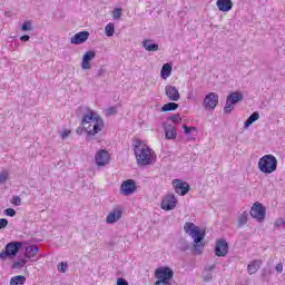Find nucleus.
<instances>
[{"label":"nucleus","mask_w":285,"mask_h":285,"mask_svg":"<svg viewBox=\"0 0 285 285\" xmlns=\"http://www.w3.org/2000/svg\"><path fill=\"white\" fill-rule=\"evenodd\" d=\"M81 126L76 129L77 135H81L86 131L87 141L94 139L95 135H99L104 130V119L95 111L88 109L82 115Z\"/></svg>","instance_id":"f257e3e1"},{"label":"nucleus","mask_w":285,"mask_h":285,"mask_svg":"<svg viewBox=\"0 0 285 285\" xmlns=\"http://www.w3.org/2000/svg\"><path fill=\"white\" fill-rule=\"evenodd\" d=\"M134 153L138 166H150L155 159V151L146 144L141 142V140H136Z\"/></svg>","instance_id":"f03ea898"},{"label":"nucleus","mask_w":285,"mask_h":285,"mask_svg":"<svg viewBox=\"0 0 285 285\" xmlns=\"http://www.w3.org/2000/svg\"><path fill=\"white\" fill-rule=\"evenodd\" d=\"M184 230L190 238L194 239V248L197 255H202L204 250V237H206V232H202L199 227L193 223H185Z\"/></svg>","instance_id":"7ed1b4c3"},{"label":"nucleus","mask_w":285,"mask_h":285,"mask_svg":"<svg viewBox=\"0 0 285 285\" xmlns=\"http://www.w3.org/2000/svg\"><path fill=\"white\" fill-rule=\"evenodd\" d=\"M258 170L265 175H271L277 170V158L274 155H265L258 160Z\"/></svg>","instance_id":"20e7f679"},{"label":"nucleus","mask_w":285,"mask_h":285,"mask_svg":"<svg viewBox=\"0 0 285 285\" xmlns=\"http://www.w3.org/2000/svg\"><path fill=\"white\" fill-rule=\"evenodd\" d=\"M22 246H23V243L21 242H11L7 244L4 247V250L0 253V259H2V262H6L8 257H11V258L17 257V253L21 250Z\"/></svg>","instance_id":"39448f33"},{"label":"nucleus","mask_w":285,"mask_h":285,"mask_svg":"<svg viewBox=\"0 0 285 285\" xmlns=\"http://www.w3.org/2000/svg\"><path fill=\"white\" fill-rule=\"evenodd\" d=\"M239 101H244V95L240 91H234L229 94L226 98V104L224 107L225 115H228L235 110V105L239 104Z\"/></svg>","instance_id":"423d86ee"},{"label":"nucleus","mask_w":285,"mask_h":285,"mask_svg":"<svg viewBox=\"0 0 285 285\" xmlns=\"http://www.w3.org/2000/svg\"><path fill=\"white\" fill-rule=\"evenodd\" d=\"M249 215L258 222H264L266 219V207L262 203L256 202L252 206Z\"/></svg>","instance_id":"0eeeda50"},{"label":"nucleus","mask_w":285,"mask_h":285,"mask_svg":"<svg viewBox=\"0 0 285 285\" xmlns=\"http://www.w3.org/2000/svg\"><path fill=\"white\" fill-rule=\"evenodd\" d=\"M155 277L158 281L173 282V277H175V272L170 267H158L155 271Z\"/></svg>","instance_id":"6e6552de"},{"label":"nucleus","mask_w":285,"mask_h":285,"mask_svg":"<svg viewBox=\"0 0 285 285\" xmlns=\"http://www.w3.org/2000/svg\"><path fill=\"white\" fill-rule=\"evenodd\" d=\"M217 104H219V95L215 92H209L203 101L205 110H215Z\"/></svg>","instance_id":"1a4fd4ad"},{"label":"nucleus","mask_w":285,"mask_h":285,"mask_svg":"<svg viewBox=\"0 0 285 285\" xmlns=\"http://www.w3.org/2000/svg\"><path fill=\"white\" fill-rule=\"evenodd\" d=\"M173 186H174L175 193H177V195H181V197L190 193V185H188V183L181 179H174Z\"/></svg>","instance_id":"9d476101"},{"label":"nucleus","mask_w":285,"mask_h":285,"mask_svg":"<svg viewBox=\"0 0 285 285\" xmlns=\"http://www.w3.org/2000/svg\"><path fill=\"white\" fill-rule=\"evenodd\" d=\"M137 190V181L134 179L125 180L120 186V193L125 197L132 195Z\"/></svg>","instance_id":"9b49d317"},{"label":"nucleus","mask_w":285,"mask_h":285,"mask_svg":"<svg viewBox=\"0 0 285 285\" xmlns=\"http://www.w3.org/2000/svg\"><path fill=\"white\" fill-rule=\"evenodd\" d=\"M163 210H175L177 208V197L175 194H169L160 204Z\"/></svg>","instance_id":"f8f14e48"},{"label":"nucleus","mask_w":285,"mask_h":285,"mask_svg":"<svg viewBox=\"0 0 285 285\" xmlns=\"http://www.w3.org/2000/svg\"><path fill=\"white\" fill-rule=\"evenodd\" d=\"M215 255L216 257H226V255H228V242L224 238L216 242Z\"/></svg>","instance_id":"ddd939ff"},{"label":"nucleus","mask_w":285,"mask_h":285,"mask_svg":"<svg viewBox=\"0 0 285 285\" xmlns=\"http://www.w3.org/2000/svg\"><path fill=\"white\" fill-rule=\"evenodd\" d=\"M90 37V32L80 31L70 38V43L72 46H81V43H86Z\"/></svg>","instance_id":"4468645a"},{"label":"nucleus","mask_w":285,"mask_h":285,"mask_svg":"<svg viewBox=\"0 0 285 285\" xmlns=\"http://www.w3.org/2000/svg\"><path fill=\"white\" fill-rule=\"evenodd\" d=\"M95 57H97V52H95V50H89L85 52V55L82 56L81 68L83 70H90L92 68L90 61H92Z\"/></svg>","instance_id":"2eb2a0df"},{"label":"nucleus","mask_w":285,"mask_h":285,"mask_svg":"<svg viewBox=\"0 0 285 285\" xmlns=\"http://www.w3.org/2000/svg\"><path fill=\"white\" fill-rule=\"evenodd\" d=\"M165 95L169 99V101H179L181 98V95L179 94V90L175 86H166L165 87Z\"/></svg>","instance_id":"dca6fc26"},{"label":"nucleus","mask_w":285,"mask_h":285,"mask_svg":"<svg viewBox=\"0 0 285 285\" xmlns=\"http://www.w3.org/2000/svg\"><path fill=\"white\" fill-rule=\"evenodd\" d=\"M96 165L101 167V166H106V164H108V161H110V155L108 154V151L106 149H100L96 156Z\"/></svg>","instance_id":"f3484780"},{"label":"nucleus","mask_w":285,"mask_h":285,"mask_svg":"<svg viewBox=\"0 0 285 285\" xmlns=\"http://www.w3.org/2000/svg\"><path fill=\"white\" fill-rule=\"evenodd\" d=\"M121 215H124V212H121V209L119 208H115L107 215L106 223L116 224V222H119L121 219Z\"/></svg>","instance_id":"a211bd4d"},{"label":"nucleus","mask_w":285,"mask_h":285,"mask_svg":"<svg viewBox=\"0 0 285 285\" xmlns=\"http://www.w3.org/2000/svg\"><path fill=\"white\" fill-rule=\"evenodd\" d=\"M216 7L219 12H230L233 10V0H217Z\"/></svg>","instance_id":"6ab92c4d"},{"label":"nucleus","mask_w":285,"mask_h":285,"mask_svg":"<svg viewBox=\"0 0 285 285\" xmlns=\"http://www.w3.org/2000/svg\"><path fill=\"white\" fill-rule=\"evenodd\" d=\"M142 48L147 52H157V50H159V45L153 43V40H150V39H146L142 41Z\"/></svg>","instance_id":"aec40b11"},{"label":"nucleus","mask_w":285,"mask_h":285,"mask_svg":"<svg viewBox=\"0 0 285 285\" xmlns=\"http://www.w3.org/2000/svg\"><path fill=\"white\" fill-rule=\"evenodd\" d=\"M39 253V247L37 245H30L26 247L24 257L26 259H32V257H37Z\"/></svg>","instance_id":"412c9836"},{"label":"nucleus","mask_w":285,"mask_h":285,"mask_svg":"<svg viewBox=\"0 0 285 285\" xmlns=\"http://www.w3.org/2000/svg\"><path fill=\"white\" fill-rule=\"evenodd\" d=\"M173 72V66L170 63H165L160 70L161 79H168Z\"/></svg>","instance_id":"4be33fe9"},{"label":"nucleus","mask_w":285,"mask_h":285,"mask_svg":"<svg viewBox=\"0 0 285 285\" xmlns=\"http://www.w3.org/2000/svg\"><path fill=\"white\" fill-rule=\"evenodd\" d=\"M248 224V212L245 210L238 216V220L236 224L237 228H242V226H246Z\"/></svg>","instance_id":"5701e85b"},{"label":"nucleus","mask_w":285,"mask_h":285,"mask_svg":"<svg viewBox=\"0 0 285 285\" xmlns=\"http://www.w3.org/2000/svg\"><path fill=\"white\" fill-rule=\"evenodd\" d=\"M257 119H259V112L254 111L245 121L244 128H249V126H253Z\"/></svg>","instance_id":"b1692460"},{"label":"nucleus","mask_w":285,"mask_h":285,"mask_svg":"<svg viewBox=\"0 0 285 285\" xmlns=\"http://www.w3.org/2000/svg\"><path fill=\"white\" fill-rule=\"evenodd\" d=\"M165 137L166 139H175L177 137V129L173 126L166 127Z\"/></svg>","instance_id":"393cba45"},{"label":"nucleus","mask_w":285,"mask_h":285,"mask_svg":"<svg viewBox=\"0 0 285 285\" xmlns=\"http://www.w3.org/2000/svg\"><path fill=\"white\" fill-rule=\"evenodd\" d=\"M179 108V104L177 102H167L161 107V112H170L173 110H177Z\"/></svg>","instance_id":"a878e982"},{"label":"nucleus","mask_w":285,"mask_h":285,"mask_svg":"<svg viewBox=\"0 0 285 285\" xmlns=\"http://www.w3.org/2000/svg\"><path fill=\"white\" fill-rule=\"evenodd\" d=\"M26 284V276L18 275L10 279V285H23Z\"/></svg>","instance_id":"bb28decb"},{"label":"nucleus","mask_w":285,"mask_h":285,"mask_svg":"<svg viewBox=\"0 0 285 285\" xmlns=\"http://www.w3.org/2000/svg\"><path fill=\"white\" fill-rule=\"evenodd\" d=\"M259 262L258 261H254L253 263L248 264L247 266V272L249 273V275H255V273L257 271H259Z\"/></svg>","instance_id":"cd10ccee"},{"label":"nucleus","mask_w":285,"mask_h":285,"mask_svg":"<svg viewBox=\"0 0 285 285\" xmlns=\"http://www.w3.org/2000/svg\"><path fill=\"white\" fill-rule=\"evenodd\" d=\"M26 264H28V259H26V258H20L18 262H14V263L11 265V268H13V269L23 268V266H26Z\"/></svg>","instance_id":"c85d7f7f"},{"label":"nucleus","mask_w":285,"mask_h":285,"mask_svg":"<svg viewBox=\"0 0 285 285\" xmlns=\"http://www.w3.org/2000/svg\"><path fill=\"white\" fill-rule=\"evenodd\" d=\"M105 35L107 37H112V35H115V23L110 22L105 27Z\"/></svg>","instance_id":"c756f323"},{"label":"nucleus","mask_w":285,"mask_h":285,"mask_svg":"<svg viewBox=\"0 0 285 285\" xmlns=\"http://www.w3.org/2000/svg\"><path fill=\"white\" fill-rule=\"evenodd\" d=\"M22 32H30L32 30V22L26 21L21 27Z\"/></svg>","instance_id":"7c9ffc66"},{"label":"nucleus","mask_w":285,"mask_h":285,"mask_svg":"<svg viewBox=\"0 0 285 285\" xmlns=\"http://www.w3.org/2000/svg\"><path fill=\"white\" fill-rule=\"evenodd\" d=\"M213 281V274L210 272H203V282L208 283Z\"/></svg>","instance_id":"2f4dec72"},{"label":"nucleus","mask_w":285,"mask_h":285,"mask_svg":"<svg viewBox=\"0 0 285 285\" xmlns=\"http://www.w3.org/2000/svg\"><path fill=\"white\" fill-rule=\"evenodd\" d=\"M3 213L7 217H14L17 215V210L13 208H7L3 210Z\"/></svg>","instance_id":"473e14b6"},{"label":"nucleus","mask_w":285,"mask_h":285,"mask_svg":"<svg viewBox=\"0 0 285 285\" xmlns=\"http://www.w3.org/2000/svg\"><path fill=\"white\" fill-rule=\"evenodd\" d=\"M121 8H116L114 11H112V17L114 19H121Z\"/></svg>","instance_id":"72a5a7b5"},{"label":"nucleus","mask_w":285,"mask_h":285,"mask_svg":"<svg viewBox=\"0 0 285 285\" xmlns=\"http://www.w3.org/2000/svg\"><path fill=\"white\" fill-rule=\"evenodd\" d=\"M58 271L59 273H66V271H68V263L58 264Z\"/></svg>","instance_id":"f704fd0d"},{"label":"nucleus","mask_w":285,"mask_h":285,"mask_svg":"<svg viewBox=\"0 0 285 285\" xmlns=\"http://www.w3.org/2000/svg\"><path fill=\"white\" fill-rule=\"evenodd\" d=\"M168 119L174 124H179V121H181V117H179V115L169 116Z\"/></svg>","instance_id":"c9c22d12"},{"label":"nucleus","mask_w":285,"mask_h":285,"mask_svg":"<svg viewBox=\"0 0 285 285\" xmlns=\"http://www.w3.org/2000/svg\"><path fill=\"white\" fill-rule=\"evenodd\" d=\"M8 181V171L0 173V184H6Z\"/></svg>","instance_id":"e433bc0d"},{"label":"nucleus","mask_w":285,"mask_h":285,"mask_svg":"<svg viewBox=\"0 0 285 285\" xmlns=\"http://www.w3.org/2000/svg\"><path fill=\"white\" fill-rule=\"evenodd\" d=\"M11 204H13V206H21V197L13 196L11 199Z\"/></svg>","instance_id":"4c0bfd02"},{"label":"nucleus","mask_w":285,"mask_h":285,"mask_svg":"<svg viewBox=\"0 0 285 285\" xmlns=\"http://www.w3.org/2000/svg\"><path fill=\"white\" fill-rule=\"evenodd\" d=\"M60 137H61V139H68V137H70V129H63L60 132Z\"/></svg>","instance_id":"58836bf2"},{"label":"nucleus","mask_w":285,"mask_h":285,"mask_svg":"<svg viewBox=\"0 0 285 285\" xmlns=\"http://www.w3.org/2000/svg\"><path fill=\"white\" fill-rule=\"evenodd\" d=\"M96 77H97L98 79H101V77H106V69L99 68L98 71H97V73H96Z\"/></svg>","instance_id":"ea45409f"},{"label":"nucleus","mask_w":285,"mask_h":285,"mask_svg":"<svg viewBox=\"0 0 285 285\" xmlns=\"http://www.w3.org/2000/svg\"><path fill=\"white\" fill-rule=\"evenodd\" d=\"M183 129H184L185 135H190V132H193V130H195V127H188V126L184 125Z\"/></svg>","instance_id":"a19ab883"},{"label":"nucleus","mask_w":285,"mask_h":285,"mask_svg":"<svg viewBox=\"0 0 285 285\" xmlns=\"http://www.w3.org/2000/svg\"><path fill=\"white\" fill-rule=\"evenodd\" d=\"M7 227H8V219L0 218V230H2V228H7Z\"/></svg>","instance_id":"79ce46f5"},{"label":"nucleus","mask_w":285,"mask_h":285,"mask_svg":"<svg viewBox=\"0 0 285 285\" xmlns=\"http://www.w3.org/2000/svg\"><path fill=\"white\" fill-rule=\"evenodd\" d=\"M154 285H173L170 281H156Z\"/></svg>","instance_id":"37998d69"},{"label":"nucleus","mask_w":285,"mask_h":285,"mask_svg":"<svg viewBox=\"0 0 285 285\" xmlns=\"http://www.w3.org/2000/svg\"><path fill=\"white\" fill-rule=\"evenodd\" d=\"M275 271L277 273H284V265L282 263H278L276 266H275Z\"/></svg>","instance_id":"c03bdc74"},{"label":"nucleus","mask_w":285,"mask_h":285,"mask_svg":"<svg viewBox=\"0 0 285 285\" xmlns=\"http://www.w3.org/2000/svg\"><path fill=\"white\" fill-rule=\"evenodd\" d=\"M274 226H276V228H279V226H284V219L279 218L274 223Z\"/></svg>","instance_id":"a18cd8bd"},{"label":"nucleus","mask_w":285,"mask_h":285,"mask_svg":"<svg viewBox=\"0 0 285 285\" xmlns=\"http://www.w3.org/2000/svg\"><path fill=\"white\" fill-rule=\"evenodd\" d=\"M117 285H128V281H126L125 278H118Z\"/></svg>","instance_id":"49530a36"},{"label":"nucleus","mask_w":285,"mask_h":285,"mask_svg":"<svg viewBox=\"0 0 285 285\" xmlns=\"http://www.w3.org/2000/svg\"><path fill=\"white\" fill-rule=\"evenodd\" d=\"M20 41H22L23 43H26V41H30V36L28 35L21 36Z\"/></svg>","instance_id":"de8ad7c7"},{"label":"nucleus","mask_w":285,"mask_h":285,"mask_svg":"<svg viewBox=\"0 0 285 285\" xmlns=\"http://www.w3.org/2000/svg\"><path fill=\"white\" fill-rule=\"evenodd\" d=\"M215 266L216 265L214 264V265H209V266L205 267V272L210 273V272L215 271Z\"/></svg>","instance_id":"09e8293b"},{"label":"nucleus","mask_w":285,"mask_h":285,"mask_svg":"<svg viewBox=\"0 0 285 285\" xmlns=\"http://www.w3.org/2000/svg\"><path fill=\"white\" fill-rule=\"evenodd\" d=\"M108 114H109V115H112V108H110V109L108 110Z\"/></svg>","instance_id":"8fccbe9b"},{"label":"nucleus","mask_w":285,"mask_h":285,"mask_svg":"<svg viewBox=\"0 0 285 285\" xmlns=\"http://www.w3.org/2000/svg\"><path fill=\"white\" fill-rule=\"evenodd\" d=\"M183 250H187V247H184Z\"/></svg>","instance_id":"3c124183"}]
</instances>
